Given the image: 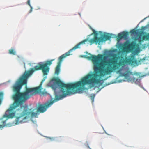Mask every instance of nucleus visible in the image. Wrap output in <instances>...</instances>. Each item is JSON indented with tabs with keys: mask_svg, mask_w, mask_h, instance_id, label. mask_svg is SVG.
I'll return each mask as SVG.
<instances>
[{
	"mask_svg": "<svg viewBox=\"0 0 149 149\" xmlns=\"http://www.w3.org/2000/svg\"><path fill=\"white\" fill-rule=\"evenodd\" d=\"M88 54L91 56H87L86 58L92 61L94 71L93 73L88 74L83 77L86 85L99 84L101 77L117 70L116 73L121 74L122 68H120V67L123 68L127 64L133 65L136 62L134 56H132L129 58L120 59L117 63V57H113L107 61L104 60L106 57L103 55L95 56L90 53Z\"/></svg>",
	"mask_w": 149,
	"mask_h": 149,
	"instance_id": "nucleus-1",
	"label": "nucleus"
},
{
	"mask_svg": "<svg viewBox=\"0 0 149 149\" xmlns=\"http://www.w3.org/2000/svg\"><path fill=\"white\" fill-rule=\"evenodd\" d=\"M54 59L47 61L44 64L39 63L38 66H35L30 70L26 71L19 80L13 86L14 94L13 96L14 102L6 111L4 116L8 118H12L15 115V109L22 105L28 99L30 98L31 88H27L26 84L28 78L35 71L42 70L43 74H47L49 70V67L52 64Z\"/></svg>",
	"mask_w": 149,
	"mask_h": 149,
	"instance_id": "nucleus-2",
	"label": "nucleus"
},
{
	"mask_svg": "<svg viewBox=\"0 0 149 149\" xmlns=\"http://www.w3.org/2000/svg\"><path fill=\"white\" fill-rule=\"evenodd\" d=\"M50 84L51 87L54 90L55 99L46 105H39L37 107L38 112L44 113L54 102L65 98L67 95H70L72 92L69 90H71L74 92V89H76L75 92H80L84 90L85 86L86 85L83 78L79 81L66 84L57 77L52 79Z\"/></svg>",
	"mask_w": 149,
	"mask_h": 149,
	"instance_id": "nucleus-3",
	"label": "nucleus"
},
{
	"mask_svg": "<svg viewBox=\"0 0 149 149\" xmlns=\"http://www.w3.org/2000/svg\"><path fill=\"white\" fill-rule=\"evenodd\" d=\"M88 41V39H84L83 41H81L80 42L77 44L72 49L69 50L68 52H67L65 53L59 57V61L58 63L57 66L56 67L55 69V74H56L57 75H58L59 74L60 72V65L63 59L65 58L67 56H69L70 55H72V54H70V52L72 51L73 50H75L77 49L80 48V45H81L85 44V42Z\"/></svg>",
	"mask_w": 149,
	"mask_h": 149,
	"instance_id": "nucleus-4",
	"label": "nucleus"
},
{
	"mask_svg": "<svg viewBox=\"0 0 149 149\" xmlns=\"http://www.w3.org/2000/svg\"><path fill=\"white\" fill-rule=\"evenodd\" d=\"M20 112L19 116L17 117L16 119V123L17 124L24 123L25 120L28 118L27 117L28 112L26 113L23 106H21L20 108L17 110Z\"/></svg>",
	"mask_w": 149,
	"mask_h": 149,
	"instance_id": "nucleus-5",
	"label": "nucleus"
},
{
	"mask_svg": "<svg viewBox=\"0 0 149 149\" xmlns=\"http://www.w3.org/2000/svg\"><path fill=\"white\" fill-rule=\"evenodd\" d=\"M111 38V35L107 34L102 35V37H99L96 36H94L93 38L89 40V42L90 43V45L93 43H95L96 44H99L101 42L109 40Z\"/></svg>",
	"mask_w": 149,
	"mask_h": 149,
	"instance_id": "nucleus-6",
	"label": "nucleus"
},
{
	"mask_svg": "<svg viewBox=\"0 0 149 149\" xmlns=\"http://www.w3.org/2000/svg\"><path fill=\"white\" fill-rule=\"evenodd\" d=\"M132 74V73L130 71L126 72L125 73L122 74V76L124 77L125 79L128 81L131 82L132 83H135L138 84L139 83L141 80L140 76L137 74H136L135 76L136 77H131L130 75Z\"/></svg>",
	"mask_w": 149,
	"mask_h": 149,
	"instance_id": "nucleus-7",
	"label": "nucleus"
},
{
	"mask_svg": "<svg viewBox=\"0 0 149 149\" xmlns=\"http://www.w3.org/2000/svg\"><path fill=\"white\" fill-rule=\"evenodd\" d=\"M42 82H41L40 85L37 87L34 88H31V91L30 92V97L33 95L39 93L41 96H45L47 95L48 93L45 89L43 91H41V86Z\"/></svg>",
	"mask_w": 149,
	"mask_h": 149,
	"instance_id": "nucleus-8",
	"label": "nucleus"
},
{
	"mask_svg": "<svg viewBox=\"0 0 149 149\" xmlns=\"http://www.w3.org/2000/svg\"><path fill=\"white\" fill-rule=\"evenodd\" d=\"M137 45L136 43L134 42L130 43L126 42L123 46L122 49L123 51H132L135 49Z\"/></svg>",
	"mask_w": 149,
	"mask_h": 149,
	"instance_id": "nucleus-9",
	"label": "nucleus"
},
{
	"mask_svg": "<svg viewBox=\"0 0 149 149\" xmlns=\"http://www.w3.org/2000/svg\"><path fill=\"white\" fill-rule=\"evenodd\" d=\"M25 110L26 113L28 112V115H27V117L28 118L30 116H31V117H36L37 115V113H35L33 112L34 110H32L31 109H29L28 108V106L23 105Z\"/></svg>",
	"mask_w": 149,
	"mask_h": 149,
	"instance_id": "nucleus-10",
	"label": "nucleus"
},
{
	"mask_svg": "<svg viewBox=\"0 0 149 149\" xmlns=\"http://www.w3.org/2000/svg\"><path fill=\"white\" fill-rule=\"evenodd\" d=\"M128 33L127 32H123L119 33L118 35L117 38L118 41H119L122 38H126L127 36Z\"/></svg>",
	"mask_w": 149,
	"mask_h": 149,
	"instance_id": "nucleus-11",
	"label": "nucleus"
},
{
	"mask_svg": "<svg viewBox=\"0 0 149 149\" xmlns=\"http://www.w3.org/2000/svg\"><path fill=\"white\" fill-rule=\"evenodd\" d=\"M144 40H149V33H148L147 34L143 36L141 38V39L139 40V42H141Z\"/></svg>",
	"mask_w": 149,
	"mask_h": 149,
	"instance_id": "nucleus-12",
	"label": "nucleus"
},
{
	"mask_svg": "<svg viewBox=\"0 0 149 149\" xmlns=\"http://www.w3.org/2000/svg\"><path fill=\"white\" fill-rule=\"evenodd\" d=\"M9 53L10 54L13 55H15L16 54V52L14 49H11L9 50Z\"/></svg>",
	"mask_w": 149,
	"mask_h": 149,
	"instance_id": "nucleus-13",
	"label": "nucleus"
},
{
	"mask_svg": "<svg viewBox=\"0 0 149 149\" xmlns=\"http://www.w3.org/2000/svg\"><path fill=\"white\" fill-rule=\"evenodd\" d=\"M95 94H91L90 96V98L91 100H92L93 102V101L94 98L95 97Z\"/></svg>",
	"mask_w": 149,
	"mask_h": 149,
	"instance_id": "nucleus-14",
	"label": "nucleus"
},
{
	"mask_svg": "<svg viewBox=\"0 0 149 149\" xmlns=\"http://www.w3.org/2000/svg\"><path fill=\"white\" fill-rule=\"evenodd\" d=\"M93 32V34H94V36H97V35H98V33L96 31H95V30H94L92 28V29H91Z\"/></svg>",
	"mask_w": 149,
	"mask_h": 149,
	"instance_id": "nucleus-15",
	"label": "nucleus"
},
{
	"mask_svg": "<svg viewBox=\"0 0 149 149\" xmlns=\"http://www.w3.org/2000/svg\"><path fill=\"white\" fill-rule=\"evenodd\" d=\"M93 32V34H94V36H97V35H98V33L96 31H95V30H94L92 28V29H91Z\"/></svg>",
	"mask_w": 149,
	"mask_h": 149,
	"instance_id": "nucleus-16",
	"label": "nucleus"
},
{
	"mask_svg": "<svg viewBox=\"0 0 149 149\" xmlns=\"http://www.w3.org/2000/svg\"><path fill=\"white\" fill-rule=\"evenodd\" d=\"M131 33L132 34H136V30H132L130 31Z\"/></svg>",
	"mask_w": 149,
	"mask_h": 149,
	"instance_id": "nucleus-17",
	"label": "nucleus"
},
{
	"mask_svg": "<svg viewBox=\"0 0 149 149\" xmlns=\"http://www.w3.org/2000/svg\"><path fill=\"white\" fill-rule=\"evenodd\" d=\"M27 3L29 5V6H30V7H31V6L30 4V0H28Z\"/></svg>",
	"mask_w": 149,
	"mask_h": 149,
	"instance_id": "nucleus-18",
	"label": "nucleus"
},
{
	"mask_svg": "<svg viewBox=\"0 0 149 149\" xmlns=\"http://www.w3.org/2000/svg\"><path fill=\"white\" fill-rule=\"evenodd\" d=\"M141 29L143 30H145V27L144 26H143L141 27Z\"/></svg>",
	"mask_w": 149,
	"mask_h": 149,
	"instance_id": "nucleus-19",
	"label": "nucleus"
},
{
	"mask_svg": "<svg viewBox=\"0 0 149 149\" xmlns=\"http://www.w3.org/2000/svg\"><path fill=\"white\" fill-rule=\"evenodd\" d=\"M4 127V125H0V128H3Z\"/></svg>",
	"mask_w": 149,
	"mask_h": 149,
	"instance_id": "nucleus-20",
	"label": "nucleus"
},
{
	"mask_svg": "<svg viewBox=\"0 0 149 149\" xmlns=\"http://www.w3.org/2000/svg\"><path fill=\"white\" fill-rule=\"evenodd\" d=\"M31 7V9L30 10V12H31L32 11V9L33 8L31 6V7Z\"/></svg>",
	"mask_w": 149,
	"mask_h": 149,
	"instance_id": "nucleus-21",
	"label": "nucleus"
},
{
	"mask_svg": "<svg viewBox=\"0 0 149 149\" xmlns=\"http://www.w3.org/2000/svg\"><path fill=\"white\" fill-rule=\"evenodd\" d=\"M146 19V18H144L142 21H141V22H142L144 20H145V19Z\"/></svg>",
	"mask_w": 149,
	"mask_h": 149,
	"instance_id": "nucleus-22",
	"label": "nucleus"
},
{
	"mask_svg": "<svg viewBox=\"0 0 149 149\" xmlns=\"http://www.w3.org/2000/svg\"><path fill=\"white\" fill-rule=\"evenodd\" d=\"M90 28L91 29H92V28L91 26L90 27Z\"/></svg>",
	"mask_w": 149,
	"mask_h": 149,
	"instance_id": "nucleus-23",
	"label": "nucleus"
},
{
	"mask_svg": "<svg viewBox=\"0 0 149 149\" xmlns=\"http://www.w3.org/2000/svg\"><path fill=\"white\" fill-rule=\"evenodd\" d=\"M90 149H91V148H89Z\"/></svg>",
	"mask_w": 149,
	"mask_h": 149,
	"instance_id": "nucleus-24",
	"label": "nucleus"
}]
</instances>
